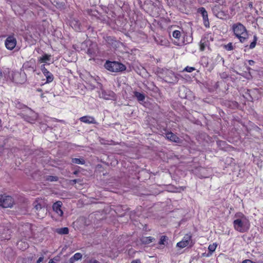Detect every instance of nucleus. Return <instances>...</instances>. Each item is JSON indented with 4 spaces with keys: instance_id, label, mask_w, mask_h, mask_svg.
I'll return each instance as SVG.
<instances>
[{
    "instance_id": "nucleus-1",
    "label": "nucleus",
    "mask_w": 263,
    "mask_h": 263,
    "mask_svg": "<svg viewBox=\"0 0 263 263\" xmlns=\"http://www.w3.org/2000/svg\"><path fill=\"white\" fill-rule=\"evenodd\" d=\"M235 219L233 221L234 229L240 232L245 233L250 229V224L248 218L242 213H237L235 215Z\"/></svg>"
},
{
    "instance_id": "nucleus-2",
    "label": "nucleus",
    "mask_w": 263,
    "mask_h": 263,
    "mask_svg": "<svg viewBox=\"0 0 263 263\" xmlns=\"http://www.w3.org/2000/svg\"><path fill=\"white\" fill-rule=\"evenodd\" d=\"M22 68L25 72L23 74V78L21 80H17L16 78L18 76H21V73H16L14 74V77L16 78L15 81L17 83H24L26 79V73L30 74L33 73L36 71V61L34 59H31L29 61L25 62L23 65Z\"/></svg>"
},
{
    "instance_id": "nucleus-3",
    "label": "nucleus",
    "mask_w": 263,
    "mask_h": 263,
    "mask_svg": "<svg viewBox=\"0 0 263 263\" xmlns=\"http://www.w3.org/2000/svg\"><path fill=\"white\" fill-rule=\"evenodd\" d=\"M232 29L235 36L237 37L241 43H245L248 39L249 35L246 28L240 23L234 24Z\"/></svg>"
},
{
    "instance_id": "nucleus-4",
    "label": "nucleus",
    "mask_w": 263,
    "mask_h": 263,
    "mask_svg": "<svg viewBox=\"0 0 263 263\" xmlns=\"http://www.w3.org/2000/svg\"><path fill=\"white\" fill-rule=\"evenodd\" d=\"M104 66L106 69L111 72L123 71L126 69L124 65L118 62L106 61Z\"/></svg>"
},
{
    "instance_id": "nucleus-5",
    "label": "nucleus",
    "mask_w": 263,
    "mask_h": 263,
    "mask_svg": "<svg viewBox=\"0 0 263 263\" xmlns=\"http://www.w3.org/2000/svg\"><path fill=\"white\" fill-rule=\"evenodd\" d=\"M14 204V200L10 196L0 195V206L4 208H11Z\"/></svg>"
},
{
    "instance_id": "nucleus-6",
    "label": "nucleus",
    "mask_w": 263,
    "mask_h": 263,
    "mask_svg": "<svg viewBox=\"0 0 263 263\" xmlns=\"http://www.w3.org/2000/svg\"><path fill=\"white\" fill-rule=\"evenodd\" d=\"M33 211L36 214L39 218H42L46 214L45 209L42 206L41 204L35 201L33 203Z\"/></svg>"
},
{
    "instance_id": "nucleus-7",
    "label": "nucleus",
    "mask_w": 263,
    "mask_h": 263,
    "mask_svg": "<svg viewBox=\"0 0 263 263\" xmlns=\"http://www.w3.org/2000/svg\"><path fill=\"white\" fill-rule=\"evenodd\" d=\"M22 118L27 122L33 123L37 118V114L31 110H29L26 114L22 115Z\"/></svg>"
},
{
    "instance_id": "nucleus-8",
    "label": "nucleus",
    "mask_w": 263,
    "mask_h": 263,
    "mask_svg": "<svg viewBox=\"0 0 263 263\" xmlns=\"http://www.w3.org/2000/svg\"><path fill=\"white\" fill-rule=\"evenodd\" d=\"M197 12L202 15L204 26L206 28H209L210 27V23H209V18H208V12L206 11L205 9L203 7L199 8L198 9Z\"/></svg>"
},
{
    "instance_id": "nucleus-9",
    "label": "nucleus",
    "mask_w": 263,
    "mask_h": 263,
    "mask_svg": "<svg viewBox=\"0 0 263 263\" xmlns=\"http://www.w3.org/2000/svg\"><path fill=\"white\" fill-rule=\"evenodd\" d=\"M5 44L8 49L12 50L16 45V40L13 36H9L6 39Z\"/></svg>"
},
{
    "instance_id": "nucleus-10",
    "label": "nucleus",
    "mask_w": 263,
    "mask_h": 263,
    "mask_svg": "<svg viewBox=\"0 0 263 263\" xmlns=\"http://www.w3.org/2000/svg\"><path fill=\"white\" fill-rule=\"evenodd\" d=\"M99 97L105 100H111L115 97V93L111 90L102 89L99 93Z\"/></svg>"
},
{
    "instance_id": "nucleus-11",
    "label": "nucleus",
    "mask_w": 263,
    "mask_h": 263,
    "mask_svg": "<svg viewBox=\"0 0 263 263\" xmlns=\"http://www.w3.org/2000/svg\"><path fill=\"white\" fill-rule=\"evenodd\" d=\"M62 202L58 201L53 203L52 205L53 210L60 216H62L63 214V211L61 209Z\"/></svg>"
},
{
    "instance_id": "nucleus-12",
    "label": "nucleus",
    "mask_w": 263,
    "mask_h": 263,
    "mask_svg": "<svg viewBox=\"0 0 263 263\" xmlns=\"http://www.w3.org/2000/svg\"><path fill=\"white\" fill-rule=\"evenodd\" d=\"M81 122L87 124H96L97 122L93 117L89 116H85L81 117L79 119Z\"/></svg>"
},
{
    "instance_id": "nucleus-13",
    "label": "nucleus",
    "mask_w": 263,
    "mask_h": 263,
    "mask_svg": "<svg viewBox=\"0 0 263 263\" xmlns=\"http://www.w3.org/2000/svg\"><path fill=\"white\" fill-rule=\"evenodd\" d=\"M10 239V231L8 229L0 231V240H9Z\"/></svg>"
},
{
    "instance_id": "nucleus-14",
    "label": "nucleus",
    "mask_w": 263,
    "mask_h": 263,
    "mask_svg": "<svg viewBox=\"0 0 263 263\" xmlns=\"http://www.w3.org/2000/svg\"><path fill=\"white\" fill-rule=\"evenodd\" d=\"M165 137L167 139L172 142L178 143L180 141V139L171 132H166L165 133Z\"/></svg>"
},
{
    "instance_id": "nucleus-15",
    "label": "nucleus",
    "mask_w": 263,
    "mask_h": 263,
    "mask_svg": "<svg viewBox=\"0 0 263 263\" xmlns=\"http://www.w3.org/2000/svg\"><path fill=\"white\" fill-rule=\"evenodd\" d=\"M210 42L208 37H202L200 42V50L204 51L206 47H209Z\"/></svg>"
},
{
    "instance_id": "nucleus-16",
    "label": "nucleus",
    "mask_w": 263,
    "mask_h": 263,
    "mask_svg": "<svg viewBox=\"0 0 263 263\" xmlns=\"http://www.w3.org/2000/svg\"><path fill=\"white\" fill-rule=\"evenodd\" d=\"M70 26L77 31H80L81 30V25L78 20L72 19L70 22Z\"/></svg>"
},
{
    "instance_id": "nucleus-17",
    "label": "nucleus",
    "mask_w": 263,
    "mask_h": 263,
    "mask_svg": "<svg viewBox=\"0 0 263 263\" xmlns=\"http://www.w3.org/2000/svg\"><path fill=\"white\" fill-rule=\"evenodd\" d=\"M26 239H23L17 241V248L23 251L25 250L29 247L28 243L25 241Z\"/></svg>"
},
{
    "instance_id": "nucleus-18",
    "label": "nucleus",
    "mask_w": 263,
    "mask_h": 263,
    "mask_svg": "<svg viewBox=\"0 0 263 263\" xmlns=\"http://www.w3.org/2000/svg\"><path fill=\"white\" fill-rule=\"evenodd\" d=\"M166 74L167 75L165 77L166 81L171 82V81H172L175 82L177 81L178 78L177 76L172 71L167 70Z\"/></svg>"
},
{
    "instance_id": "nucleus-19",
    "label": "nucleus",
    "mask_w": 263,
    "mask_h": 263,
    "mask_svg": "<svg viewBox=\"0 0 263 263\" xmlns=\"http://www.w3.org/2000/svg\"><path fill=\"white\" fill-rule=\"evenodd\" d=\"M51 60V55L47 54H44L42 57L38 58V62L40 63H44L49 65L50 63H47L48 61Z\"/></svg>"
},
{
    "instance_id": "nucleus-20",
    "label": "nucleus",
    "mask_w": 263,
    "mask_h": 263,
    "mask_svg": "<svg viewBox=\"0 0 263 263\" xmlns=\"http://www.w3.org/2000/svg\"><path fill=\"white\" fill-rule=\"evenodd\" d=\"M155 240V238L153 237H144L143 236L140 238V241L143 245H148L152 242Z\"/></svg>"
},
{
    "instance_id": "nucleus-21",
    "label": "nucleus",
    "mask_w": 263,
    "mask_h": 263,
    "mask_svg": "<svg viewBox=\"0 0 263 263\" xmlns=\"http://www.w3.org/2000/svg\"><path fill=\"white\" fill-rule=\"evenodd\" d=\"M106 42L112 47H116L118 44L117 41L115 39L111 36H107L105 39Z\"/></svg>"
},
{
    "instance_id": "nucleus-22",
    "label": "nucleus",
    "mask_w": 263,
    "mask_h": 263,
    "mask_svg": "<svg viewBox=\"0 0 263 263\" xmlns=\"http://www.w3.org/2000/svg\"><path fill=\"white\" fill-rule=\"evenodd\" d=\"M220 6L219 5L214 6L212 8L214 14L217 17H221L222 13L219 11Z\"/></svg>"
},
{
    "instance_id": "nucleus-23",
    "label": "nucleus",
    "mask_w": 263,
    "mask_h": 263,
    "mask_svg": "<svg viewBox=\"0 0 263 263\" xmlns=\"http://www.w3.org/2000/svg\"><path fill=\"white\" fill-rule=\"evenodd\" d=\"M44 76L46 78V83H50L53 80V74L48 70L43 73Z\"/></svg>"
},
{
    "instance_id": "nucleus-24",
    "label": "nucleus",
    "mask_w": 263,
    "mask_h": 263,
    "mask_svg": "<svg viewBox=\"0 0 263 263\" xmlns=\"http://www.w3.org/2000/svg\"><path fill=\"white\" fill-rule=\"evenodd\" d=\"M82 254L80 253H76L73 256H72L70 259V263H74L76 261H77L82 258Z\"/></svg>"
},
{
    "instance_id": "nucleus-25",
    "label": "nucleus",
    "mask_w": 263,
    "mask_h": 263,
    "mask_svg": "<svg viewBox=\"0 0 263 263\" xmlns=\"http://www.w3.org/2000/svg\"><path fill=\"white\" fill-rule=\"evenodd\" d=\"M134 94L139 101H143L145 98V95L139 92L134 91Z\"/></svg>"
},
{
    "instance_id": "nucleus-26",
    "label": "nucleus",
    "mask_w": 263,
    "mask_h": 263,
    "mask_svg": "<svg viewBox=\"0 0 263 263\" xmlns=\"http://www.w3.org/2000/svg\"><path fill=\"white\" fill-rule=\"evenodd\" d=\"M56 232L59 234H67L69 230L67 228L65 227L57 229Z\"/></svg>"
},
{
    "instance_id": "nucleus-27",
    "label": "nucleus",
    "mask_w": 263,
    "mask_h": 263,
    "mask_svg": "<svg viewBox=\"0 0 263 263\" xmlns=\"http://www.w3.org/2000/svg\"><path fill=\"white\" fill-rule=\"evenodd\" d=\"M72 162L76 164H84L85 160L83 159L73 158L72 159Z\"/></svg>"
},
{
    "instance_id": "nucleus-28",
    "label": "nucleus",
    "mask_w": 263,
    "mask_h": 263,
    "mask_svg": "<svg viewBox=\"0 0 263 263\" xmlns=\"http://www.w3.org/2000/svg\"><path fill=\"white\" fill-rule=\"evenodd\" d=\"M172 35L175 39L178 41L181 36V32L179 30H175L173 31Z\"/></svg>"
},
{
    "instance_id": "nucleus-29",
    "label": "nucleus",
    "mask_w": 263,
    "mask_h": 263,
    "mask_svg": "<svg viewBox=\"0 0 263 263\" xmlns=\"http://www.w3.org/2000/svg\"><path fill=\"white\" fill-rule=\"evenodd\" d=\"M187 245H189L188 243L186 242V241L183 240H181V241L177 243V246L181 248H183L187 246Z\"/></svg>"
},
{
    "instance_id": "nucleus-30",
    "label": "nucleus",
    "mask_w": 263,
    "mask_h": 263,
    "mask_svg": "<svg viewBox=\"0 0 263 263\" xmlns=\"http://www.w3.org/2000/svg\"><path fill=\"white\" fill-rule=\"evenodd\" d=\"M253 38H254L253 41L251 43V44L249 46L250 49H253L256 45V42L257 41V37L256 35H254Z\"/></svg>"
},
{
    "instance_id": "nucleus-31",
    "label": "nucleus",
    "mask_w": 263,
    "mask_h": 263,
    "mask_svg": "<svg viewBox=\"0 0 263 263\" xmlns=\"http://www.w3.org/2000/svg\"><path fill=\"white\" fill-rule=\"evenodd\" d=\"M216 247H217V245L216 243H213V244L209 245L208 249H209V251L210 252L211 254L215 251Z\"/></svg>"
},
{
    "instance_id": "nucleus-32",
    "label": "nucleus",
    "mask_w": 263,
    "mask_h": 263,
    "mask_svg": "<svg viewBox=\"0 0 263 263\" xmlns=\"http://www.w3.org/2000/svg\"><path fill=\"white\" fill-rule=\"evenodd\" d=\"M224 48L228 51H231L233 50L234 47L232 43H229L228 44L224 45Z\"/></svg>"
},
{
    "instance_id": "nucleus-33",
    "label": "nucleus",
    "mask_w": 263,
    "mask_h": 263,
    "mask_svg": "<svg viewBox=\"0 0 263 263\" xmlns=\"http://www.w3.org/2000/svg\"><path fill=\"white\" fill-rule=\"evenodd\" d=\"M167 238L165 236H162L161 237L160 241L159 242V245H165V242L167 241Z\"/></svg>"
},
{
    "instance_id": "nucleus-34",
    "label": "nucleus",
    "mask_w": 263,
    "mask_h": 263,
    "mask_svg": "<svg viewBox=\"0 0 263 263\" xmlns=\"http://www.w3.org/2000/svg\"><path fill=\"white\" fill-rule=\"evenodd\" d=\"M191 237L192 236L191 234H187L185 235V236L184 237L182 240L186 241V242L188 243V245H189V242L191 239Z\"/></svg>"
},
{
    "instance_id": "nucleus-35",
    "label": "nucleus",
    "mask_w": 263,
    "mask_h": 263,
    "mask_svg": "<svg viewBox=\"0 0 263 263\" xmlns=\"http://www.w3.org/2000/svg\"><path fill=\"white\" fill-rule=\"evenodd\" d=\"M195 70V68L193 67L186 66L183 70V71L187 72H192Z\"/></svg>"
},
{
    "instance_id": "nucleus-36",
    "label": "nucleus",
    "mask_w": 263,
    "mask_h": 263,
    "mask_svg": "<svg viewBox=\"0 0 263 263\" xmlns=\"http://www.w3.org/2000/svg\"><path fill=\"white\" fill-rule=\"evenodd\" d=\"M216 61L218 62L221 61L222 62V64H224V60L223 58L219 54H218L216 57Z\"/></svg>"
},
{
    "instance_id": "nucleus-37",
    "label": "nucleus",
    "mask_w": 263,
    "mask_h": 263,
    "mask_svg": "<svg viewBox=\"0 0 263 263\" xmlns=\"http://www.w3.org/2000/svg\"><path fill=\"white\" fill-rule=\"evenodd\" d=\"M220 77L222 79H226L228 78V74L226 72L220 73Z\"/></svg>"
},
{
    "instance_id": "nucleus-38",
    "label": "nucleus",
    "mask_w": 263,
    "mask_h": 263,
    "mask_svg": "<svg viewBox=\"0 0 263 263\" xmlns=\"http://www.w3.org/2000/svg\"><path fill=\"white\" fill-rule=\"evenodd\" d=\"M46 65V64H43L40 66V69L42 70L43 73L48 71V70L45 68Z\"/></svg>"
},
{
    "instance_id": "nucleus-39",
    "label": "nucleus",
    "mask_w": 263,
    "mask_h": 263,
    "mask_svg": "<svg viewBox=\"0 0 263 263\" xmlns=\"http://www.w3.org/2000/svg\"><path fill=\"white\" fill-rule=\"evenodd\" d=\"M48 180L51 181H57L58 180V178L57 177L50 176H49Z\"/></svg>"
},
{
    "instance_id": "nucleus-40",
    "label": "nucleus",
    "mask_w": 263,
    "mask_h": 263,
    "mask_svg": "<svg viewBox=\"0 0 263 263\" xmlns=\"http://www.w3.org/2000/svg\"><path fill=\"white\" fill-rule=\"evenodd\" d=\"M241 263H255L250 259H245Z\"/></svg>"
},
{
    "instance_id": "nucleus-41",
    "label": "nucleus",
    "mask_w": 263,
    "mask_h": 263,
    "mask_svg": "<svg viewBox=\"0 0 263 263\" xmlns=\"http://www.w3.org/2000/svg\"><path fill=\"white\" fill-rule=\"evenodd\" d=\"M44 258V256H41V257H39V258L36 261V263L41 262L42 261H43Z\"/></svg>"
},
{
    "instance_id": "nucleus-42",
    "label": "nucleus",
    "mask_w": 263,
    "mask_h": 263,
    "mask_svg": "<svg viewBox=\"0 0 263 263\" xmlns=\"http://www.w3.org/2000/svg\"><path fill=\"white\" fill-rule=\"evenodd\" d=\"M131 263H141V261L139 259L133 260Z\"/></svg>"
},
{
    "instance_id": "nucleus-43",
    "label": "nucleus",
    "mask_w": 263,
    "mask_h": 263,
    "mask_svg": "<svg viewBox=\"0 0 263 263\" xmlns=\"http://www.w3.org/2000/svg\"><path fill=\"white\" fill-rule=\"evenodd\" d=\"M248 63L250 65L252 66V65H254V64L255 63V62L253 60H249Z\"/></svg>"
},
{
    "instance_id": "nucleus-44",
    "label": "nucleus",
    "mask_w": 263,
    "mask_h": 263,
    "mask_svg": "<svg viewBox=\"0 0 263 263\" xmlns=\"http://www.w3.org/2000/svg\"><path fill=\"white\" fill-rule=\"evenodd\" d=\"M2 77H3V74H2L1 70H0V80L1 79Z\"/></svg>"
},
{
    "instance_id": "nucleus-45",
    "label": "nucleus",
    "mask_w": 263,
    "mask_h": 263,
    "mask_svg": "<svg viewBox=\"0 0 263 263\" xmlns=\"http://www.w3.org/2000/svg\"><path fill=\"white\" fill-rule=\"evenodd\" d=\"M48 263H55L52 260H50Z\"/></svg>"
},
{
    "instance_id": "nucleus-46",
    "label": "nucleus",
    "mask_w": 263,
    "mask_h": 263,
    "mask_svg": "<svg viewBox=\"0 0 263 263\" xmlns=\"http://www.w3.org/2000/svg\"><path fill=\"white\" fill-rule=\"evenodd\" d=\"M72 182H74V183H76L77 182V179H74L72 180Z\"/></svg>"
},
{
    "instance_id": "nucleus-47",
    "label": "nucleus",
    "mask_w": 263,
    "mask_h": 263,
    "mask_svg": "<svg viewBox=\"0 0 263 263\" xmlns=\"http://www.w3.org/2000/svg\"><path fill=\"white\" fill-rule=\"evenodd\" d=\"M249 6L251 7H252V4L251 3H250L249 4Z\"/></svg>"
},
{
    "instance_id": "nucleus-48",
    "label": "nucleus",
    "mask_w": 263,
    "mask_h": 263,
    "mask_svg": "<svg viewBox=\"0 0 263 263\" xmlns=\"http://www.w3.org/2000/svg\"><path fill=\"white\" fill-rule=\"evenodd\" d=\"M21 104H20V103H18V106H17V107H21Z\"/></svg>"
},
{
    "instance_id": "nucleus-49",
    "label": "nucleus",
    "mask_w": 263,
    "mask_h": 263,
    "mask_svg": "<svg viewBox=\"0 0 263 263\" xmlns=\"http://www.w3.org/2000/svg\"><path fill=\"white\" fill-rule=\"evenodd\" d=\"M26 226L28 228L30 229V227H29V226L28 224L26 225Z\"/></svg>"
},
{
    "instance_id": "nucleus-50",
    "label": "nucleus",
    "mask_w": 263,
    "mask_h": 263,
    "mask_svg": "<svg viewBox=\"0 0 263 263\" xmlns=\"http://www.w3.org/2000/svg\"><path fill=\"white\" fill-rule=\"evenodd\" d=\"M260 21L263 23V18L260 19Z\"/></svg>"
},
{
    "instance_id": "nucleus-51",
    "label": "nucleus",
    "mask_w": 263,
    "mask_h": 263,
    "mask_svg": "<svg viewBox=\"0 0 263 263\" xmlns=\"http://www.w3.org/2000/svg\"><path fill=\"white\" fill-rule=\"evenodd\" d=\"M186 0H181L182 2H185Z\"/></svg>"
},
{
    "instance_id": "nucleus-52",
    "label": "nucleus",
    "mask_w": 263,
    "mask_h": 263,
    "mask_svg": "<svg viewBox=\"0 0 263 263\" xmlns=\"http://www.w3.org/2000/svg\"><path fill=\"white\" fill-rule=\"evenodd\" d=\"M44 96H43V95H41V97L43 98Z\"/></svg>"
},
{
    "instance_id": "nucleus-53",
    "label": "nucleus",
    "mask_w": 263,
    "mask_h": 263,
    "mask_svg": "<svg viewBox=\"0 0 263 263\" xmlns=\"http://www.w3.org/2000/svg\"><path fill=\"white\" fill-rule=\"evenodd\" d=\"M74 174H77V172H74Z\"/></svg>"
}]
</instances>
